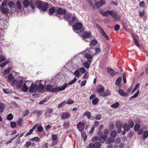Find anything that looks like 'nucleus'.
I'll use <instances>...</instances> for the list:
<instances>
[{"mask_svg": "<svg viewBox=\"0 0 148 148\" xmlns=\"http://www.w3.org/2000/svg\"><path fill=\"white\" fill-rule=\"evenodd\" d=\"M96 26L105 39L107 40H110L109 37L106 34L105 32L103 29L98 24L96 25Z\"/></svg>", "mask_w": 148, "mask_h": 148, "instance_id": "nucleus-4", "label": "nucleus"}, {"mask_svg": "<svg viewBox=\"0 0 148 148\" xmlns=\"http://www.w3.org/2000/svg\"><path fill=\"white\" fill-rule=\"evenodd\" d=\"M37 130L38 132H41L43 130V128L41 126H39L37 127Z\"/></svg>", "mask_w": 148, "mask_h": 148, "instance_id": "nucleus-57", "label": "nucleus"}, {"mask_svg": "<svg viewBox=\"0 0 148 148\" xmlns=\"http://www.w3.org/2000/svg\"><path fill=\"white\" fill-rule=\"evenodd\" d=\"M64 15H65L63 17V18L64 19H66V20H68L70 19L72 15L71 13H68L66 14V13Z\"/></svg>", "mask_w": 148, "mask_h": 148, "instance_id": "nucleus-22", "label": "nucleus"}, {"mask_svg": "<svg viewBox=\"0 0 148 148\" xmlns=\"http://www.w3.org/2000/svg\"><path fill=\"white\" fill-rule=\"evenodd\" d=\"M76 19V17L75 16H74L71 18V19L69 21L70 23H73L74 22Z\"/></svg>", "mask_w": 148, "mask_h": 148, "instance_id": "nucleus-47", "label": "nucleus"}, {"mask_svg": "<svg viewBox=\"0 0 148 148\" xmlns=\"http://www.w3.org/2000/svg\"><path fill=\"white\" fill-rule=\"evenodd\" d=\"M10 68L9 67H8L7 69L5 70V71L4 75L9 73L10 71Z\"/></svg>", "mask_w": 148, "mask_h": 148, "instance_id": "nucleus-60", "label": "nucleus"}, {"mask_svg": "<svg viewBox=\"0 0 148 148\" xmlns=\"http://www.w3.org/2000/svg\"><path fill=\"white\" fill-rule=\"evenodd\" d=\"M79 70L80 72L82 74L84 73L86 71L85 69L83 67L80 68Z\"/></svg>", "mask_w": 148, "mask_h": 148, "instance_id": "nucleus-50", "label": "nucleus"}, {"mask_svg": "<svg viewBox=\"0 0 148 148\" xmlns=\"http://www.w3.org/2000/svg\"><path fill=\"white\" fill-rule=\"evenodd\" d=\"M116 126L117 128L122 127V124L120 122H118L116 123Z\"/></svg>", "mask_w": 148, "mask_h": 148, "instance_id": "nucleus-44", "label": "nucleus"}, {"mask_svg": "<svg viewBox=\"0 0 148 148\" xmlns=\"http://www.w3.org/2000/svg\"><path fill=\"white\" fill-rule=\"evenodd\" d=\"M6 60V58L3 55H0V62H2Z\"/></svg>", "mask_w": 148, "mask_h": 148, "instance_id": "nucleus-39", "label": "nucleus"}, {"mask_svg": "<svg viewBox=\"0 0 148 148\" xmlns=\"http://www.w3.org/2000/svg\"><path fill=\"white\" fill-rule=\"evenodd\" d=\"M56 10L55 8L52 7L49 9L48 13L49 15L52 16L56 13Z\"/></svg>", "mask_w": 148, "mask_h": 148, "instance_id": "nucleus-9", "label": "nucleus"}, {"mask_svg": "<svg viewBox=\"0 0 148 148\" xmlns=\"http://www.w3.org/2000/svg\"><path fill=\"white\" fill-rule=\"evenodd\" d=\"M7 1L6 0H4L3 2L1 4V6L4 7V6H6L7 5Z\"/></svg>", "mask_w": 148, "mask_h": 148, "instance_id": "nucleus-61", "label": "nucleus"}, {"mask_svg": "<svg viewBox=\"0 0 148 148\" xmlns=\"http://www.w3.org/2000/svg\"><path fill=\"white\" fill-rule=\"evenodd\" d=\"M111 16L113 18L115 19L116 21L119 20H120V17L117 16V13L116 12H114V13H113L112 12Z\"/></svg>", "mask_w": 148, "mask_h": 148, "instance_id": "nucleus-24", "label": "nucleus"}, {"mask_svg": "<svg viewBox=\"0 0 148 148\" xmlns=\"http://www.w3.org/2000/svg\"><path fill=\"white\" fill-rule=\"evenodd\" d=\"M140 125L139 124H136L134 127V130L135 131H138L140 128Z\"/></svg>", "mask_w": 148, "mask_h": 148, "instance_id": "nucleus-38", "label": "nucleus"}, {"mask_svg": "<svg viewBox=\"0 0 148 148\" xmlns=\"http://www.w3.org/2000/svg\"><path fill=\"white\" fill-rule=\"evenodd\" d=\"M120 26L119 25H116L115 26L114 29L116 31H117L120 28Z\"/></svg>", "mask_w": 148, "mask_h": 148, "instance_id": "nucleus-64", "label": "nucleus"}, {"mask_svg": "<svg viewBox=\"0 0 148 148\" xmlns=\"http://www.w3.org/2000/svg\"><path fill=\"white\" fill-rule=\"evenodd\" d=\"M84 66L86 68L88 69L90 66V64L88 62H85L83 64Z\"/></svg>", "mask_w": 148, "mask_h": 148, "instance_id": "nucleus-40", "label": "nucleus"}, {"mask_svg": "<svg viewBox=\"0 0 148 148\" xmlns=\"http://www.w3.org/2000/svg\"><path fill=\"white\" fill-rule=\"evenodd\" d=\"M99 137L97 136L94 137L92 139V141L93 142L95 141L96 140L99 141Z\"/></svg>", "mask_w": 148, "mask_h": 148, "instance_id": "nucleus-62", "label": "nucleus"}, {"mask_svg": "<svg viewBox=\"0 0 148 148\" xmlns=\"http://www.w3.org/2000/svg\"><path fill=\"white\" fill-rule=\"evenodd\" d=\"M84 125L81 122L79 123L77 126V129L79 131H82L84 127Z\"/></svg>", "mask_w": 148, "mask_h": 148, "instance_id": "nucleus-14", "label": "nucleus"}, {"mask_svg": "<svg viewBox=\"0 0 148 148\" xmlns=\"http://www.w3.org/2000/svg\"><path fill=\"white\" fill-rule=\"evenodd\" d=\"M123 79L124 83H125L126 82V74L125 73H123Z\"/></svg>", "mask_w": 148, "mask_h": 148, "instance_id": "nucleus-55", "label": "nucleus"}, {"mask_svg": "<svg viewBox=\"0 0 148 148\" xmlns=\"http://www.w3.org/2000/svg\"><path fill=\"white\" fill-rule=\"evenodd\" d=\"M119 102H115V103L111 106V107L113 108H116L119 106Z\"/></svg>", "mask_w": 148, "mask_h": 148, "instance_id": "nucleus-46", "label": "nucleus"}, {"mask_svg": "<svg viewBox=\"0 0 148 148\" xmlns=\"http://www.w3.org/2000/svg\"><path fill=\"white\" fill-rule=\"evenodd\" d=\"M9 63V60H7L5 62H3L0 64V66L1 68L7 65V64Z\"/></svg>", "mask_w": 148, "mask_h": 148, "instance_id": "nucleus-34", "label": "nucleus"}, {"mask_svg": "<svg viewBox=\"0 0 148 148\" xmlns=\"http://www.w3.org/2000/svg\"><path fill=\"white\" fill-rule=\"evenodd\" d=\"M129 124V126L130 128H132L134 126V123L133 121L132 120H130L128 122Z\"/></svg>", "mask_w": 148, "mask_h": 148, "instance_id": "nucleus-41", "label": "nucleus"}, {"mask_svg": "<svg viewBox=\"0 0 148 148\" xmlns=\"http://www.w3.org/2000/svg\"><path fill=\"white\" fill-rule=\"evenodd\" d=\"M139 93V90H138L133 95V96L130 98V99H131L134 98L136 97L138 95Z\"/></svg>", "mask_w": 148, "mask_h": 148, "instance_id": "nucleus-51", "label": "nucleus"}, {"mask_svg": "<svg viewBox=\"0 0 148 148\" xmlns=\"http://www.w3.org/2000/svg\"><path fill=\"white\" fill-rule=\"evenodd\" d=\"M0 10L3 14H5L7 15L9 13V10L4 7L1 6L0 8Z\"/></svg>", "mask_w": 148, "mask_h": 148, "instance_id": "nucleus-12", "label": "nucleus"}, {"mask_svg": "<svg viewBox=\"0 0 148 148\" xmlns=\"http://www.w3.org/2000/svg\"><path fill=\"white\" fill-rule=\"evenodd\" d=\"M31 140L34 141H38L40 140V138L38 137H35L32 138Z\"/></svg>", "mask_w": 148, "mask_h": 148, "instance_id": "nucleus-56", "label": "nucleus"}, {"mask_svg": "<svg viewBox=\"0 0 148 148\" xmlns=\"http://www.w3.org/2000/svg\"><path fill=\"white\" fill-rule=\"evenodd\" d=\"M44 86L41 83L39 84L38 86V91L39 92L41 93L44 92Z\"/></svg>", "mask_w": 148, "mask_h": 148, "instance_id": "nucleus-16", "label": "nucleus"}, {"mask_svg": "<svg viewBox=\"0 0 148 148\" xmlns=\"http://www.w3.org/2000/svg\"><path fill=\"white\" fill-rule=\"evenodd\" d=\"M67 87V84L65 83L62 86L53 88V86L47 85L46 86V89L47 91H50L52 92H56L64 90Z\"/></svg>", "mask_w": 148, "mask_h": 148, "instance_id": "nucleus-1", "label": "nucleus"}, {"mask_svg": "<svg viewBox=\"0 0 148 148\" xmlns=\"http://www.w3.org/2000/svg\"><path fill=\"white\" fill-rule=\"evenodd\" d=\"M64 126L65 128L68 127L70 125V123L69 122H66L64 123Z\"/></svg>", "mask_w": 148, "mask_h": 148, "instance_id": "nucleus-54", "label": "nucleus"}, {"mask_svg": "<svg viewBox=\"0 0 148 148\" xmlns=\"http://www.w3.org/2000/svg\"><path fill=\"white\" fill-rule=\"evenodd\" d=\"M107 138V136L106 135H103L100 137H99V141L101 143H103Z\"/></svg>", "mask_w": 148, "mask_h": 148, "instance_id": "nucleus-17", "label": "nucleus"}, {"mask_svg": "<svg viewBox=\"0 0 148 148\" xmlns=\"http://www.w3.org/2000/svg\"><path fill=\"white\" fill-rule=\"evenodd\" d=\"M82 36L84 39L88 38L91 37V34L90 32H85L82 34Z\"/></svg>", "mask_w": 148, "mask_h": 148, "instance_id": "nucleus-10", "label": "nucleus"}, {"mask_svg": "<svg viewBox=\"0 0 148 148\" xmlns=\"http://www.w3.org/2000/svg\"><path fill=\"white\" fill-rule=\"evenodd\" d=\"M122 77H119L118 79H117L115 84L117 85H119L121 83V80Z\"/></svg>", "mask_w": 148, "mask_h": 148, "instance_id": "nucleus-36", "label": "nucleus"}, {"mask_svg": "<svg viewBox=\"0 0 148 148\" xmlns=\"http://www.w3.org/2000/svg\"><path fill=\"white\" fill-rule=\"evenodd\" d=\"M82 25L81 23H76L73 26V29H75L77 30H80V32L82 33L84 30L82 29Z\"/></svg>", "mask_w": 148, "mask_h": 148, "instance_id": "nucleus-5", "label": "nucleus"}, {"mask_svg": "<svg viewBox=\"0 0 148 148\" xmlns=\"http://www.w3.org/2000/svg\"><path fill=\"white\" fill-rule=\"evenodd\" d=\"M111 94L110 91L108 89H107L105 92H104L102 97H106L110 95Z\"/></svg>", "mask_w": 148, "mask_h": 148, "instance_id": "nucleus-21", "label": "nucleus"}, {"mask_svg": "<svg viewBox=\"0 0 148 148\" xmlns=\"http://www.w3.org/2000/svg\"><path fill=\"white\" fill-rule=\"evenodd\" d=\"M38 126V124H36L30 130L31 131H32V132H33L34 130L36 129Z\"/></svg>", "mask_w": 148, "mask_h": 148, "instance_id": "nucleus-63", "label": "nucleus"}, {"mask_svg": "<svg viewBox=\"0 0 148 148\" xmlns=\"http://www.w3.org/2000/svg\"><path fill=\"white\" fill-rule=\"evenodd\" d=\"M97 42V40L95 39H94L91 41L90 42V44L92 46H95L96 45Z\"/></svg>", "mask_w": 148, "mask_h": 148, "instance_id": "nucleus-28", "label": "nucleus"}, {"mask_svg": "<svg viewBox=\"0 0 148 148\" xmlns=\"http://www.w3.org/2000/svg\"><path fill=\"white\" fill-rule=\"evenodd\" d=\"M29 1L28 0H23V4L25 8H28L29 5Z\"/></svg>", "mask_w": 148, "mask_h": 148, "instance_id": "nucleus-23", "label": "nucleus"}, {"mask_svg": "<svg viewBox=\"0 0 148 148\" xmlns=\"http://www.w3.org/2000/svg\"><path fill=\"white\" fill-rule=\"evenodd\" d=\"M13 117V116L12 114H10L7 117V119L9 121H11Z\"/></svg>", "mask_w": 148, "mask_h": 148, "instance_id": "nucleus-42", "label": "nucleus"}, {"mask_svg": "<svg viewBox=\"0 0 148 148\" xmlns=\"http://www.w3.org/2000/svg\"><path fill=\"white\" fill-rule=\"evenodd\" d=\"M139 7L141 8H145L146 6V5L145 4V2L144 1H142L140 2L139 4Z\"/></svg>", "mask_w": 148, "mask_h": 148, "instance_id": "nucleus-43", "label": "nucleus"}, {"mask_svg": "<svg viewBox=\"0 0 148 148\" xmlns=\"http://www.w3.org/2000/svg\"><path fill=\"white\" fill-rule=\"evenodd\" d=\"M106 3V0H101L96 3L95 4V5L97 6V8L102 6L105 4Z\"/></svg>", "mask_w": 148, "mask_h": 148, "instance_id": "nucleus-8", "label": "nucleus"}, {"mask_svg": "<svg viewBox=\"0 0 148 148\" xmlns=\"http://www.w3.org/2000/svg\"><path fill=\"white\" fill-rule=\"evenodd\" d=\"M107 69L108 73L112 76L117 74V73H115L112 69L111 68L108 67L107 68Z\"/></svg>", "mask_w": 148, "mask_h": 148, "instance_id": "nucleus-11", "label": "nucleus"}, {"mask_svg": "<svg viewBox=\"0 0 148 148\" xmlns=\"http://www.w3.org/2000/svg\"><path fill=\"white\" fill-rule=\"evenodd\" d=\"M56 10V15H64L66 13V10L65 9H63L61 8H58Z\"/></svg>", "mask_w": 148, "mask_h": 148, "instance_id": "nucleus-6", "label": "nucleus"}, {"mask_svg": "<svg viewBox=\"0 0 148 148\" xmlns=\"http://www.w3.org/2000/svg\"><path fill=\"white\" fill-rule=\"evenodd\" d=\"M110 134L111 137L115 138L116 135V132L115 131L113 130L111 132Z\"/></svg>", "mask_w": 148, "mask_h": 148, "instance_id": "nucleus-33", "label": "nucleus"}, {"mask_svg": "<svg viewBox=\"0 0 148 148\" xmlns=\"http://www.w3.org/2000/svg\"><path fill=\"white\" fill-rule=\"evenodd\" d=\"M73 74L76 76L78 77L79 76L80 73L79 71L78 70H76L73 73Z\"/></svg>", "mask_w": 148, "mask_h": 148, "instance_id": "nucleus-52", "label": "nucleus"}, {"mask_svg": "<svg viewBox=\"0 0 148 148\" xmlns=\"http://www.w3.org/2000/svg\"><path fill=\"white\" fill-rule=\"evenodd\" d=\"M22 90L25 92H26L28 90V87L26 86V84H24L22 87Z\"/></svg>", "mask_w": 148, "mask_h": 148, "instance_id": "nucleus-29", "label": "nucleus"}, {"mask_svg": "<svg viewBox=\"0 0 148 148\" xmlns=\"http://www.w3.org/2000/svg\"><path fill=\"white\" fill-rule=\"evenodd\" d=\"M84 115L86 116L87 117L90 119V113L89 112H86L85 113Z\"/></svg>", "mask_w": 148, "mask_h": 148, "instance_id": "nucleus-48", "label": "nucleus"}, {"mask_svg": "<svg viewBox=\"0 0 148 148\" xmlns=\"http://www.w3.org/2000/svg\"><path fill=\"white\" fill-rule=\"evenodd\" d=\"M23 83V80L22 79L18 80L14 79L11 82V84L14 88H21Z\"/></svg>", "mask_w": 148, "mask_h": 148, "instance_id": "nucleus-3", "label": "nucleus"}, {"mask_svg": "<svg viewBox=\"0 0 148 148\" xmlns=\"http://www.w3.org/2000/svg\"><path fill=\"white\" fill-rule=\"evenodd\" d=\"M70 114L67 112H64L61 115V118L62 119H68L70 117Z\"/></svg>", "mask_w": 148, "mask_h": 148, "instance_id": "nucleus-13", "label": "nucleus"}, {"mask_svg": "<svg viewBox=\"0 0 148 148\" xmlns=\"http://www.w3.org/2000/svg\"><path fill=\"white\" fill-rule=\"evenodd\" d=\"M5 106V105L2 102H0V112H2Z\"/></svg>", "mask_w": 148, "mask_h": 148, "instance_id": "nucleus-35", "label": "nucleus"}, {"mask_svg": "<svg viewBox=\"0 0 148 148\" xmlns=\"http://www.w3.org/2000/svg\"><path fill=\"white\" fill-rule=\"evenodd\" d=\"M112 11L110 10H107L105 12V14H106V16L110 15H111L112 14Z\"/></svg>", "mask_w": 148, "mask_h": 148, "instance_id": "nucleus-58", "label": "nucleus"}, {"mask_svg": "<svg viewBox=\"0 0 148 148\" xmlns=\"http://www.w3.org/2000/svg\"><path fill=\"white\" fill-rule=\"evenodd\" d=\"M143 136L145 138H147L148 137V131L147 130H146L143 132Z\"/></svg>", "mask_w": 148, "mask_h": 148, "instance_id": "nucleus-45", "label": "nucleus"}, {"mask_svg": "<svg viewBox=\"0 0 148 148\" xmlns=\"http://www.w3.org/2000/svg\"><path fill=\"white\" fill-rule=\"evenodd\" d=\"M13 79H14V78L12 74V73L10 74L8 76V79L9 80V82L11 84L12 82V81Z\"/></svg>", "mask_w": 148, "mask_h": 148, "instance_id": "nucleus-27", "label": "nucleus"}, {"mask_svg": "<svg viewBox=\"0 0 148 148\" xmlns=\"http://www.w3.org/2000/svg\"><path fill=\"white\" fill-rule=\"evenodd\" d=\"M35 5L43 12L47 11L49 6V4L47 3L38 0L35 1Z\"/></svg>", "mask_w": 148, "mask_h": 148, "instance_id": "nucleus-2", "label": "nucleus"}, {"mask_svg": "<svg viewBox=\"0 0 148 148\" xmlns=\"http://www.w3.org/2000/svg\"><path fill=\"white\" fill-rule=\"evenodd\" d=\"M52 138L53 140H56L58 138V136L55 134H53L52 135Z\"/></svg>", "mask_w": 148, "mask_h": 148, "instance_id": "nucleus-53", "label": "nucleus"}, {"mask_svg": "<svg viewBox=\"0 0 148 148\" xmlns=\"http://www.w3.org/2000/svg\"><path fill=\"white\" fill-rule=\"evenodd\" d=\"M84 56L87 59L89 60H92L93 59L91 55L88 53L85 54Z\"/></svg>", "mask_w": 148, "mask_h": 148, "instance_id": "nucleus-32", "label": "nucleus"}, {"mask_svg": "<svg viewBox=\"0 0 148 148\" xmlns=\"http://www.w3.org/2000/svg\"><path fill=\"white\" fill-rule=\"evenodd\" d=\"M10 125L12 128H14L16 126V124L15 122H11L10 123Z\"/></svg>", "mask_w": 148, "mask_h": 148, "instance_id": "nucleus-59", "label": "nucleus"}, {"mask_svg": "<svg viewBox=\"0 0 148 148\" xmlns=\"http://www.w3.org/2000/svg\"><path fill=\"white\" fill-rule=\"evenodd\" d=\"M100 143L96 142L94 144V148H99L101 146Z\"/></svg>", "mask_w": 148, "mask_h": 148, "instance_id": "nucleus-25", "label": "nucleus"}, {"mask_svg": "<svg viewBox=\"0 0 148 148\" xmlns=\"http://www.w3.org/2000/svg\"><path fill=\"white\" fill-rule=\"evenodd\" d=\"M104 89H105L103 86L97 89V92L98 93L100 96H102L104 93Z\"/></svg>", "mask_w": 148, "mask_h": 148, "instance_id": "nucleus-15", "label": "nucleus"}, {"mask_svg": "<svg viewBox=\"0 0 148 148\" xmlns=\"http://www.w3.org/2000/svg\"><path fill=\"white\" fill-rule=\"evenodd\" d=\"M76 80L77 79L75 77L73 80L69 82V83H68V84L69 85H70L73 84L76 81Z\"/></svg>", "mask_w": 148, "mask_h": 148, "instance_id": "nucleus-49", "label": "nucleus"}, {"mask_svg": "<svg viewBox=\"0 0 148 148\" xmlns=\"http://www.w3.org/2000/svg\"><path fill=\"white\" fill-rule=\"evenodd\" d=\"M67 103L68 104H71L73 102H61L58 106V108H61L63 107L65 105V103Z\"/></svg>", "mask_w": 148, "mask_h": 148, "instance_id": "nucleus-20", "label": "nucleus"}, {"mask_svg": "<svg viewBox=\"0 0 148 148\" xmlns=\"http://www.w3.org/2000/svg\"><path fill=\"white\" fill-rule=\"evenodd\" d=\"M38 89V85L36 84L32 83L30 87L29 91L31 92H35L37 91Z\"/></svg>", "mask_w": 148, "mask_h": 148, "instance_id": "nucleus-7", "label": "nucleus"}, {"mask_svg": "<svg viewBox=\"0 0 148 148\" xmlns=\"http://www.w3.org/2000/svg\"><path fill=\"white\" fill-rule=\"evenodd\" d=\"M119 94L123 96L126 97L128 95L127 93L124 92L123 90L122 89H119Z\"/></svg>", "mask_w": 148, "mask_h": 148, "instance_id": "nucleus-18", "label": "nucleus"}, {"mask_svg": "<svg viewBox=\"0 0 148 148\" xmlns=\"http://www.w3.org/2000/svg\"><path fill=\"white\" fill-rule=\"evenodd\" d=\"M130 126L127 124H125L123 126V128L126 131H129L130 128Z\"/></svg>", "mask_w": 148, "mask_h": 148, "instance_id": "nucleus-30", "label": "nucleus"}, {"mask_svg": "<svg viewBox=\"0 0 148 148\" xmlns=\"http://www.w3.org/2000/svg\"><path fill=\"white\" fill-rule=\"evenodd\" d=\"M114 139L112 138H108V140L107 141L106 143L108 144H109L114 142Z\"/></svg>", "mask_w": 148, "mask_h": 148, "instance_id": "nucleus-37", "label": "nucleus"}, {"mask_svg": "<svg viewBox=\"0 0 148 148\" xmlns=\"http://www.w3.org/2000/svg\"><path fill=\"white\" fill-rule=\"evenodd\" d=\"M8 5L11 8H15V5L12 1H10L8 3Z\"/></svg>", "mask_w": 148, "mask_h": 148, "instance_id": "nucleus-31", "label": "nucleus"}, {"mask_svg": "<svg viewBox=\"0 0 148 148\" xmlns=\"http://www.w3.org/2000/svg\"><path fill=\"white\" fill-rule=\"evenodd\" d=\"M35 2L34 0H31L29 1V5L31 6L32 9L34 10L35 8Z\"/></svg>", "mask_w": 148, "mask_h": 148, "instance_id": "nucleus-19", "label": "nucleus"}, {"mask_svg": "<svg viewBox=\"0 0 148 148\" xmlns=\"http://www.w3.org/2000/svg\"><path fill=\"white\" fill-rule=\"evenodd\" d=\"M17 8L18 10H20L21 9V2L19 1H17L16 3Z\"/></svg>", "mask_w": 148, "mask_h": 148, "instance_id": "nucleus-26", "label": "nucleus"}]
</instances>
